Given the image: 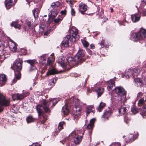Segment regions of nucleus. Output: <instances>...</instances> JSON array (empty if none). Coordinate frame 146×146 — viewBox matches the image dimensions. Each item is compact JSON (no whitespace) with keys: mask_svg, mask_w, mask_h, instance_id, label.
I'll return each instance as SVG.
<instances>
[{"mask_svg":"<svg viewBox=\"0 0 146 146\" xmlns=\"http://www.w3.org/2000/svg\"><path fill=\"white\" fill-rule=\"evenodd\" d=\"M118 95V97L115 98V101L120 103H124L127 100L126 98V92L124 88L121 87H117L115 88L113 90Z\"/></svg>","mask_w":146,"mask_h":146,"instance_id":"obj_1","label":"nucleus"},{"mask_svg":"<svg viewBox=\"0 0 146 146\" xmlns=\"http://www.w3.org/2000/svg\"><path fill=\"white\" fill-rule=\"evenodd\" d=\"M42 106L38 105L36 107V109L39 115H40L42 113L43 110L46 112H50V110L49 108L50 104V102L48 101L43 100L42 102Z\"/></svg>","mask_w":146,"mask_h":146,"instance_id":"obj_2","label":"nucleus"},{"mask_svg":"<svg viewBox=\"0 0 146 146\" xmlns=\"http://www.w3.org/2000/svg\"><path fill=\"white\" fill-rule=\"evenodd\" d=\"M67 63H65L63 61L59 62V64L62 68H65L68 65L72 67L76 64H78L75 57L72 58L70 56L66 58Z\"/></svg>","mask_w":146,"mask_h":146,"instance_id":"obj_3","label":"nucleus"},{"mask_svg":"<svg viewBox=\"0 0 146 146\" xmlns=\"http://www.w3.org/2000/svg\"><path fill=\"white\" fill-rule=\"evenodd\" d=\"M22 63L23 61L22 59L21 58H18L15 60V62L13 64V66L11 67L12 69L14 70L15 74L16 71L19 72L21 70Z\"/></svg>","mask_w":146,"mask_h":146,"instance_id":"obj_4","label":"nucleus"},{"mask_svg":"<svg viewBox=\"0 0 146 146\" xmlns=\"http://www.w3.org/2000/svg\"><path fill=\"white\" fill-rule=\"evenodd\" d=\"M84 51L82 50H79L75 56V58L78 64L82 63L84 61Z\"/></svg>","mask_w":146,"mask_h":146,"instance_id":"obj_5","label":"nucleus"},{"mask_svg":"<svg viewBox=\"0 0 146 146\" xmlns=\"http://www.w3.org/2000/svg\"><path fill=\"white\" fill-rule=\"evenodd\" d=\"M68 102L69 103V104L71 106L74 105L75 106L74 108H77L78 107H80L82 105H85V104L82 103H80L78 99L74 97L71 98L70 99V101Z\"/></svg>","mask_w":146,"mask_h":146,"instance_id":"obj_6","label":"nucleus"},{"mask_svg":"<svg viewBox=\"0 0 146 146\" xmlns=\"http://www.w3.org/2000/svg\"><path fill=\"white\" fill-rule=\"evenodd\" d=\"M10 100L9 98H6L5 97L0 93V105L7 106L10 105Z\"/></svg>","mask_w":146,"mask_h":146,"instance_id":"obj_7","label":"nucleus"},{"mask_svg":"<svg viewBox=\"0 0 146 146\" xmlns=\"http://www.w3.org/2000/svg\"><path fill=\"white\" fill-rule=\"evenodd\" d=\"M72 37L70 35H67L64 38L63 41L61 44V48H63L64 47H67L69 46V40L72 41Z\"/></svg>","mask_w":146,"mask_h":146,"instance_id":"obj_8","label":"nucleus"},{"mask_svg":"<svg viewBox=\"0 0 146 146\" xmlns=\"http://www.w3.org/2000/svg\"><path fill=\"white\" fill-rule=\"evenodd\" d=\"M72 37L70 35H67L64 38L63 41L61 44V48H63L64 47H67L69 46V40L72 41Z\"/></svg>","mask_w":146,"mask_h":146,"instance_id":"obj_9","label":"nucleus"},{"mask_svg":"<svg viewBox=\"0 0 146 146\" xmlns=\"http://www.w3.org/2000/svg\"><path fill=\"white\" fill-rule=\"evenodd\" d=\"M69 32L70 33L72 34L71 37H72V42H75L76 39V38L77 36H78L77 35L78 33V30L76 28L73 26H72L69 30Z\"/></svg>","mask_w":146,"mask_h":146,"instance_id":"obj_10","label":"nucleus"},{"mask_svg":"<svg viewBox=\"0 0 146 146\" xmlns=\"http://www.w3.org/2000/svg\"><path fill=\"white\" fill-rule=\"evenodd\" d=\"M81 109L80 107L77 108H74L72 114H73V117L74 119L77 120L79 116L80 115Z\"/></svg>","mask_w":146,"mask_h":146,"instance_id":"obj_11","label":"nucleus"},{"mask_svg":"<svg viewBox=\"0 0 146 146\" xmlns=\"http://www.w3.org/2000/svg\"><path fill=\"white\" fill-rule=\"evenodd\" d=\"M79 7V12L82 15L85 14H86L85 11L88 9V6L83 3H81L80 4Z\"/></svg>","mask_w":146,"mask_h":146,"instance_id":"obj_12","label":"nucleus"},{"mask_svg":"<svg viewBox=\"0 0 146 146\" xmlns=\"http://www.w3.org/2000/svg\"><path fill=\"white\" fill-rule=\"evenodd\" d=\"M49 10L50 11L49 14V19H53L57 16L58 12L57 11V9L52 8H51L50 7Z\"/></svg>","mask_w":146,"mask_h":146,"instance_id":"obj_13","label":"nucleus"},{"mask_svg":"<svg viewBox=\"0 0 146 146\" xmlns=\"http://www.w3.org/2000/svg\"><path fill=\"white\" fill-rule=\"evenodd\" d=\"M129 109V107L125 105L121 106L119 109L118 112L120 115L125 114Z\"/></svg>","mask_w":146,"mask_h":146,"instance_id":"obj_14","label":"nucleus"},{"mask_svg":"<svg viewBox=\"0 0 146 146\" xmlns=\"http://www.w3.org/2000/svg\"><path fill=\"white\" fill-rule=\"evenodd\" d=\"M9 46L10 50L13 52L17 51V44L13 40H10L9 42Z\"/></svg>","mask_w":146,"mask_h":146,"instance_id":"obj_15","label":"nucleus"},{"mask_svg":"<svg viewBox=\"0 0 146 146\" xmlns=\"http://www.w3.org/2000/svg\"><path fill=\"white\" fill-rule=\"evenodd\" d=\"M140 38L138 33H134L131 34L130 38L134 41H137L140 39Z\"/></svg>","mask_w":146,"mask_h":146,"instance_id":"obj_16","label":"nucleus"},{"mask_svg":"<svg viewBox=\"0 0 146 146\" xmlns=\"http://www.w3.org/2000/svg\"><path fill=\"white\" fill-rule=\"evenodd\" d=\"M12 97L13 100H21L25 97V96L23 95V93L17 94H13L12 95Z\"/></svg>","mask_w":146,"mask_h":146,"instance_id":"obj_17","label":"nucleus"},{"mask_svg":"<svg viewBox=\"0 0 146 146\" xmlns=\"http://www.w3.org/2000/svg\"><path fill=\"white\" fill-rule=\"evenodd\" d=\"M111 113V111L109 109H106L102 116V117L104 118L105 120L108 119L110 116Z\"/></svg>","mask_w":146,"mask_h":146,"instance_id":"obj_18","label":"nucleus"},{"mask_svg":"<svg viewBox=\"0 0 146 146\" xmlns=\"http://www.w3.org/2000/svg\"><path fill=\"white\" fill-rule=\"evenodd\" d=\"M69 103L66 102L65 105L62 108V111L64 115H67L69 112V105H70Z\"/></svg>","mask_w":146,"mask_h":146,"instance_id":"obj_19","label":"nucleus"},{"mask_svg":"<svg viewBox=\"0 0 146 146\" xmlns=\"http://www.w3.org/2000/svg\"><path fill=\"white\" fill-rule=\"evenodd\" d=\"M131 18L132 22L135 23L138 21L140 18V15L138 13H135L131 15Z\"/></svg>","mask_w":146,"mask_h":146,"instance_id":"obj_20","label":"nucleus"},{"mask_svg":"<svg viewBox=\"0 0 146 146\" xmlns=\"http://www.w3.org/2000/svg\"><path fill=\"white\" fill-rule=\"evenodd\" d=\"M138 33L140 37V39L146 38V30L145 29L141 28Z\"/></svg>","mask_w":146,"mask_h":146,"instance_id":"obj_21","label":"nucleus"},{"mask_svg":"<svg viewBox=\"0 0 146 146\" xmlns=\"http://www.w3.org/2000/svg\"><path fill=\"white\" fill-rule=\"evenodd\" d=\"M133 75V69H129L126 70L125 72V76L127 78H128L130 76Z\"/></svg>","mask_w":146,"mask_h":146,"instance_id":"obj_22","label":"nucleus"},{"mask_svg":"<svg viewBox=\"0 0 146 146\" xmlns=\"http://www.w3.org/2000/svg\"><path fill=\"white\" fill-rule=\"evenodd\" d=\"M115 82L114 80L111 79L108 82V85L107 87V89L109 91L111 90L113 87L115 86Z\"/></svg>","mask_w":146,"mask_h":146,"instance_id":"obj_23","label":"nucleus"},{"mask_svg":"<svg viewBox=\"0 0 146 146\" xmlns=\"http://www.w3.org/2000/svg\"><path fill=\"white\" fill-rule=\"evenodd\" d=\"M6 78L4 74H0V86L3 85L5 82Z\"/></svg>","mask_w":146,"mask_h":146,"instance_id":"obj_24","label":"nucleus"},{"mask_svg":"<svg viewBox=\"0 0 146 146\" xmlns=\"http://www.w3.org/2000/svg\"><path fill=\"white\" fill-rule=\"evenodd\" d=\"M82 136L77 135L74 139V142L76 145L79 144L81 142Z\"/></svg>","mask_w":146,"mask_h":146,"instance_id":"obj_25","label":"nucleus"},{"mask_svg":"<svg viewBox=\"0 0 146 146\" xmlns=\"http://www.w3.org/2000/svg\"><path fill=\"white\" fill-rule=\"evenodd\" d=\"M127 137L128 139H126L125 140V141L127 143L130 142H132L136 139V137L134 136L133 134H132L129 135Z\"/></svg>","mask_w":146,"mask_h":146,"instance_id":"obj_26","label":"nucleus"},{"mask_svg":"<svg viewBox=\"0 0 146 146\" xmlns=\"http://www.w3.org/2000/svg\"><path fill=\"white\" fill-rule=\"evenodd\" d=\"M135 84L137 87L141 86L142 84V82L139 78H135L134 80Z\"/></svg>","mask_w":146,"mask_h":146,"instance_id":"obj_27","label":"nucleus"},{"mask_svg":"<svg viewBox=\"0 0 146 146\" xmlns=\"http://www.w3.org/2000/svg\"><path fill=\"white\" fill-rule=\"evenodd\" d=\"M57 73V71L55 68H53L48 70V72L46 74V75L48 76L51 75H54Z\"/></svg>","mask_w":146,"mask_h":146,"instance_id":"obj_28","label":"nucleus"},{"mask_svg":"<svg viewBox=\"0 0 146 146\" xmlns=\"http://www.w3.org/2000/svg\"><path fill=\"white\" fill-rule=\"evenodd\" d=\"M95 121L94 119H92L90 120V123L87 126V128L88 129H92L94 126V123Z\"/></svg>","mask_w":146,"mask_h":146,"instance_id":"obj_29","label":"nucleus"},{"mask_svg":"<svg viewBox=\"0 0 146 146\" xmlns=\"http://www.w3.org/2000/svg\"><path fill=\"white\" fill-rule=\"evenodd\" d=\"M60 5V3L59 1H57L56 3H53L50 6L51 8H54L57 9L58 7H59Z\"/></svg>","mask_w":146,"mask_h":146,"instance_id":"obj_30","label":"nucleus"},{"mask_svg":"<svg viewBox=\"0 0 146 146\" xmlns=\"http://www.w3.org/2000/svg\"><path fill=\"white\" fill-rule=\"evenodd\" d=\"M106 105V104L102 102H101L98 108V110L99 112H100L103 109L104 107Z\"/></svg>","mask_w":146,"mask_h":146,"instance_id":"obj_31","label":"nucleus"},{"mask_svg":"<svg viewBox=\"0 0 146 146\" xmlns=\"http://www.w3.org/2000/svg\"><path fill=\"white\" fill-rule=\"evenodd\" d=\"M93 106L92 105L88 106L86 108L87 115L91 112H93L92 109Z\"/></svg>","mask_w":146,"mask_h":146,"instance_id":"obj_32","label":"nucleus"},{"mask_svg":"<svg viewBox=\"0 0 146 146\" xmlns=\"http://www.w3.org/2000/svg\"><path fill=\"white\" fill-rule=\"evenodd\" d=\"M11 25V26L14 27L15 28L20 29L21 26L17 21H13Z\"/></svg>","mask_w":146,"mask_h":146,"instance_id":"obj_33","label":"nucleus"},{"mask_svg":"<svg viewBox=\"0 0 146 146\" xmlns=\"http://www.w3.org/2000/svg\"><path fill=\"white\" fill-rule=\"evenodd\" d=\"M47 119V116L46 115H43L40 116V121L42 123H44Z\"/></svg>","mask_w":146,"mask_h":146,"instance_id":"obj_34","label":"nucleus"},{"mask_svg":"<svg viewBox=\"0 0 146 146\" xmlns=\"http://www.w3.org/2000/svg\"><path fill=\"white\" fill-rule=\"evenodd\" d=\"M43 0H26V1L29 4V5L33 4V3H38L39 1H42Z\"/></svg>","mask_w":146,"mask_h":146,"instance_id":"obj_35","label":"nucleus"},{"mask_svg":"<svg viewBox=\"0 0 146 146\" xmlns=\"http://www.w3.org/2000/svg\"><path fill=\"white\" fill-rule=\"evenodd\" d=\"M38 9L37 8L33 11V14L35 18L37 17L38 14Z\"/></svg>","mask_w":146,"mask_h":146,"instance_id":"obj_36","label":"nucleus"},{"mask_svg":"<svg viewBox=\"0 0 146 146\" xmlns=\"http://www.w3.org/2000/svg\"><path fill=\"white\" fill-rule=\"evenodd\" d=\"M27 62L31 66L37 63V62L35 60H27Z\"/></svg>","mask_w":146,"mask_h":146,"instance_id":"obj_37","label":"nucleus"},{"mask_svg":"<svg viewBox=\"0 0 146 146\" xmlns=\"http://www.w3.org/2000/svg\"><path fill=\"white\" fill-rule=\"evenodd\" d=\"M34 119L31 115L29 116L26 118V121L28 123H30L34 121Z\"/></svg>","mask_w":146,"mask_h":146,"instance_id":"obj_38","label":"nucleus"},{"mask_svg":"<svg viewBox=\"0 0 146 146\" xmlns=\"http://www.w3.org/2000/svg\"><path fill=\"white\" fill-rule=\"evenodd\" d=\"M139 111V110L135 106H133L131 108V111L133 114H136Z\"/></svg>","mask_w":146,"mask_h":146,"instance_id":"obj_39","label":"nucleus"},{"mask_svg":"<svg viewBox=\"0 0 146 146\" xmlns=\"http://www.w3.org/2000/svg\"><path fill=\"white\" fill-rule=\"evenodd\" d=\"M104 91L103 88H99L97 90V92L98 96H100L102 94Z\"/></svg>","mask_w":146,"mask_h":146,"instance_id":"obj_40","label":"nucleus"},{"mask_svg":"<svg viewBox=\"0 0 146 146\" xmlns=\"http://www.w3.org/2000/svg\"><path fill=\"white\" fill-rule=\"evenodd\" d=\"M146 101V99L145 98H144V97L143 98L140 99L139 101L138 105L140 106L144 104Z\"/></svg>","mask_w":146,"mask_h":146,"instance_id":"obj_41","label":"nucleus"},{"mask_svg":"<svg viewBox=\"0 0 146 146\" xmlns=\"http://www.w3.org/2000/svg\"><path fill=\"white\" fill-rule=\"evenodd\" d=\"M55 82H54V79H53L50 80L48 81V85L50 87H52L54 85Z\"/></svg>","mask_w":146,"mask_h":146,"instance_id":"obj_42","label":"nucleus"},{"mask_svg":"<svg viewBox=\"0 0 146 146\" xmlns=\"http://www.w3.org/2000/svg\"><path fill=\"white\" fill-rule=\"evenodd\" d=\"M21 74L20 73H19L18 74L15 76V77L14 78L13 81V82L14 83L17 81V80L19 79L21 77Z\"/></svg>","mask_w":146,"mask_h":146,"instance_id":"obj_43","label":"nucleus"},{"mask_svg":"<svg viewBox=\"0 0 146 146\" xmlns=\"http://www.w3.org/2000/svg\"><path fill=\"white\" fill-rule=\"evenodd\" d=\"M133 77L134 76H137L139 73L140 70L137 68H135L133 70Z\"/></svg>","mask_w":146,"mask_h":146,"instance_id":"obj_44","label":"nucleus"},{"mask_svg":"<svg viewBox=\"0 0 146 146\" xmlns=\"http://www.w3.org/2000/svg\"><path fill=\"white\" fill-rule=\"evenodd\" d=\"M58 101L59 100L58 98H53L50 100V102L52 103L53 105L54 106L55 105Z\"/></svg>","mask_w":146,"mask_h":146,"instance_id":"obj_45","label":"nucleus"},{"mask_svg":"<svg viewBox=\"0 0 146 146\" xmlns=\"http://www.w3.org/2000/svg\"><path fill=\"white\" fill-rule=\"evenodd\" d=\"M5 5L7 7L12 5V0H6L5 1Z\"/></svg>","mask_w":146,"mask_h":146,"instance_id":"obj_46","label":"nucleus"},{"mask_svg":"<svg viewBox=\"0 0 146 146\" xmlns=\"http://www.w3.org/2000/svg\"><path fill=\"white\" fill-rule=\"evenodd\" d=\"M143 116L146 115V105H145L143 108L142 110V112L141 113Z\"/></svg>","mask_w":146,"mask_h":146,"instance_id":"obj_47","label":"nucleus"},{"mask_svg":"<svg viewBox=\"0 0 146 146\" xmlns=\"http://www.w3.org/2000/svg\"><path fill=\"white\" fill-rule=\"evenodd\" d=\"M64 123V122L62 121L59 123L58 126V129L59 131L63 128V126Z\"/></svg>","mask_w":146,"mask_h":146,"instance_id":"obj_48","label":"nucleus"},{"mask_svg":"<svg viewBox=\"0 0 146 146\" xmlns=\"http://www.w3.org/2000/svg\"><path fill=\"white\" fill-rule=\"evenodd\" d=\"M82 42L83 46L85 47H87L88 46L89 44L86 40H82Z\"/></svg>","mask_w":146,"mask_h":146,"instance_id":"obj_49","label":"nucleus"},{"mask_svg":"<svg viewBox=\"0 0 146 146\" xmlns=\"http://www.w3.org/2000/svg\"><path fill=\"white\" fill-rule=\"evenodd\" d=\"M54 60V58H49L47 60V65H50L51 62L52 61Z\"/></svg>","mask_w":146,"mask_h":146,"instance_id":"obj_50","label":"nucleus"},{"mask_svg":"<svg viewBox=\"0 0 146 146\" xmlns=\"http://www.w3.org/2000/svg\"><path fill=\"white\" fill-rule=\"evenodd\" d=\"M62 19L63 18L62 17L60 18H57V19H54V22L55 23H57L61 21Z\"/></svg>","mask_w":146,"mask_h":146,"instance_id":"obj_51","label":"nucleus"},{"mask_svg":"<svg viewBox=\"0 0 146 146\" xmlns=\"http://www.w3.org/2000/svg\"><path fill=\"white\" fill-rule=\"evenodd\" d=\"M66 2L67 3L69 4L70 6L71 7L72 5H73L74 3V1L73 0H66Z\"/></svg>","mask_w":146,"mask_h":146,"instance_id":"obj_52","label":"nucleus"},{"mask_svg":"<svg viewBox=\"0 0 146 146\" xmlns=\"http://www.w3.org/2000/svg\"><path fill=\"white\" fill-rule=\"evenodd\" d=\"M5 47V46L3 44L2 42L0 41V50H3Z\"/></svg>","mask_w":146,"mask_h":146,"instance_id":"obj_53","label":"nucleus"},{"mask_svg":"<svg viewBox=\"0 0 146 146\" xmlns=\"http://www.w3.org/2000/svg\"><path fill=\"white\" fill-rule=\"evenodd\" d=\"M36 70V67L34 66H31V67L29 68V72H31Z\"/></svg>","mask_w":146,"mask_h":146,"instance_id":"obj_54","label":"nucleus"},{"mask_svg":"<svg viewBox=\"0 0 146 146\" xmlns=\"http://www.w3.org/2000/svg\"><path fill=\"white\" fill-rule=\"evenodd\" d=\"M143 94V93L141 92H139L137 94V99H139V98H142Z\"/></svg>","mask_w":146,"mask_h":146,"instance_id":"obj_55","label":"nucleus"},{"mask_svg":"<svg viewBox=\"0 0 146 146\" xmlns=\"http://www.w3.org/2000/svg\"><path fill=\"white\" fill-rule=\"evenodd\" d=\"M76 134V132L75 131H72V133L70 134L69 136L70 137H73L75 136Z\"/></svg>","mask_w":146,"mask_h":146,"instance_id":"obj_56","label":"nucleus"},{"mask_svg":"<svg viewBox=\"0 0 146 146\" xmlns=\"http://www.w3.org/2000/svg\"><path fill=\"white\" fill-rule=\"evenodd\" d=\"M109 146H121V145L119 143H111Z\"/></svg>","mask_w":146,"mask_h":146,"instance_id":"obj_57","label":"nucleus"},{"mask_svg":"<svg viewBox=\"0 0 146 146\" xmlns=\"http://www.w3.org/2000/svg\"><path fill=\"white\" fill-rule=\"evenodd\" d=\"M67 11L66 9H64V10H62L60 13L61 15H65L66 14Z\"/></svg>","mask_w":146,"mask_h":146,"instance_id":"obj_58","label":"nucleus"},{"mask_svg":"<svg viewBox=\"0 0 146 146\" xmlns=\"http://www.w3.org/2000/svg\"><path fill=\"white\" fill-rule=\"evenodd\" d=\"M71 13L72 16H75L76 12L74 9L71 8Z\"/></svg>","mask_w":146,"mask_h":146,"instance_id":"obj_59","label":"nucleus"},{"mask_svg":"<svg viewBox=\"0 0 146 146\" xmlns=\"http://www.w3.org/2000/svg\"><path fill=\"white\" fill-rule=\"evenodd\" d=\"M46 60V58L44 57V56L41 57L40 60L42 61V63L44 64L45 63Z\"/></svg>","mask_w":146,"mask_h":146,"instance_id":"obj_60","label":"nucleus"},{"mask_svg":"<svg viewBox=\"0 0 146 146\" xmlns=\"http://www.w3.org/2000/svg\"><path fill=\"white\" fill-rule=\"evenodd\" d=\"M45 27V26L43 24H41L40 25L39 27L41 31H44V29Z\"/></svg>","mask_w":146,"mask_h":146,"instance_id":"obj_61","label":"nucleus"},{"mask_svg":"<svg viewBox=\"0 0 146 146\" xmlns=\"http://www.w3.org/2000/svg\"><path fill=\"white\" fill-rule=\"evenodd\" d=\"M124 119L125 121L127 123L128 121L130 120V119L128 117V116H125Z\"/></svg>","mask_w":146,"mask_h":146,"instance_id":"obj_62","label":"nucleus"},{"mask_svg":"<svg viewBox=\"0 0 146 146\" xmlns=\"http://www.w3.org/2000/svg\"><path fill=\"white\" fill-rule=\"evenodd\" d=\"M141 13L143 16H146V9H143Z\"/></svg>","mask_w":146,"mask_h":146,"instance_id":"obj_63","label":"nucleus"},{"mask_svg":"<svg viewBox=\"0 0 146 146\" xmlns=\"http://www.w3.org/2000/svg\"><path fill=\"white\" fill-rule=\"evenodd\" d=\"M26 22L29 27L31 28V22L30 21L27 20L26 21Z\"/></svg>","mask_w":146,"mask_h":146,"instance_id":"obj_64","label":"nucleus"}]
</instances>
